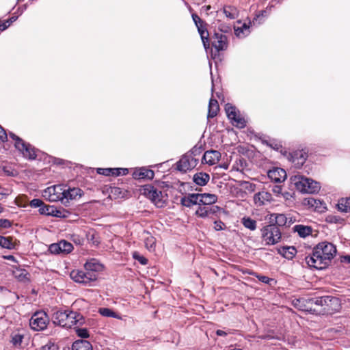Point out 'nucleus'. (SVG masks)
Returning a JSON list of instances; mask_svg holds the SVG:
<instances>
[{
  "instance_id": "nucleus-1",
  "label": "nucleus",
  "mask_w": 350,
  "mask_h": 350,
  "mask_svg": "<svg viewBox=\"0 0 350 350\" xmlns=\"http://www.w3.org/2000/svg\"><path fill=\"white\" fill-rule=\"evenodd\" d=\"M336 254L334 245L329 242L319 243L313 250L312 255L306 257L308 266L317 269L325 268Z\"/></svg>"
},
{
  "instance_id": "nucleus-2",
  "label": "nucleus",
  "mask_w": 350,
  "mask_h": 350,
  "mask_svg": "<svg viewBox=\"0 0 350 350\" xmlns=\"http://www.w3.org/2000/svg\"><path fill=\"white\" fill-rule=\"evenodd\" d=\"M52 321L62 327L70 328L73 325H81L84 323V318L77 312L58 310L53 313Z\"/></svg>"
},
{
  "instance_id": "nucleus-3",
  "label": "nucleus",
  "mask_w": 350,
  "mask_h": 350,
  "mask_svg": "<svg viewBox=\"0 0 350 350\" xmlns=\"http://www.w3.org/2000/svg\"><path fill=\"white\" fill-rule=\"evenodd\" d=\"M291 180L295 185L296 189L303 193H316L321 188L318 182L300 174L292 176Z\"/></svg>"
},
{
  "instance_id": "nucleus-4",
  "label": "nucleus",
  "mask_w": 350,
  "mask_h": 350,
  "mask_svg": "<svg viewBox=\"0 0 350 350\" xmlns=\"http://www.w3.org/2000/svg\"><path fill=\"white\" fill-rule=\"evenodd\" d=\"M261 237L267 245H275L281 239V232L276 225L271 224L261 229Z\"/></svg>"
},
{
  "instance_id": "nucleus-5",
  "label": "nucleus",
  "mask_w": 350,
  "mask_h": 350,
  "mask_svg": "<svg viewBox=\"0 0 350 350\" xmlns=\"http://www.w3.org/2000/svg\"><path fill=\"white\" fill-rule=\"evenodd\" d=\"M142 191V194L150 199L157 207H163L165 204V200L162 192L154 187L147 185L143 187Z\"/></svg>"
},
{
  "instance_id": "nucleus-6",
  "label": "nucleus",
  "mask_w": 350,
  "mask_h": 350,
  "mask_svg": "<svg viewBox=\"0 0 350 350\" xmlns=\"http://www.w3.org/2000/svg\"><path fill=\"white\" fill-rule=\"evenodd\" d=\"M42 196L50 202L60 201L64 204V186L58 185L49 187L42 191Z\"/></svg>"
},
{
  "instance_id": "nucleus-7",
  "label": "nucleus",
  "mask_w": 350,
  "mask_h": 350,
  "mask_svg": "<svg viewBox=\"0 0 350 350\" xmlns=\"http://www.w3.org/2000/svg\"><path fill=\"white\" fill-rule=\"evenodd\" d=\"M10 136L15 141L14 146L23 155L29 159H34L36 157L34 148L29 144H26L21 138L17 137L12 133H10Z\"/></svg>"
},
{
  "instance_id": "nucleus-8",
  "label": "nucleus",
  "mask_w": 350,
  "mask_h": 350,
  "mask_svg": "<svg viewBox=\"0 0 350 350\" xmlns=\"http://www.w3.org/2000/svg\"><path fill=\"white\" fill-rule=\"evenodd\" d=\"M225 111L232 125L241 129L246 126V120L234 106L227 103L225 106Z\"/></svg>"
},
{
  "instance_id": "nucleus-9",
  "label": "nucleus",
  "mask_w": 350,
  "mask_h": 350,
  "mask_svg": "<svg viewBox=\"0 0 350 350\" xmlns=\"http://www.w3.org/2000/svg\"><path fill=\"white\" fill-rule=\"evenodd\" d=\"M49 322V319L46 312L39 311L35 312L29 320L31 328L35 331L44 329Z\"/></svg>"
},
{
  "instance_id": "nucleus-10",
  "label": "nucleus",
  "mask_w": 350,
  "mask_h": 350,
  "mask_svg": "<svg viewBox=\"0 0 350 350\" xmlns=\"http://www.w3.org/2000/svg\"><path fill=\"white\" fill-rule=\"evenodd\" d=\"M70 278L76 282L88 284L96 280L97 275L94 272H87L85 269L73 270L70 272Z\"/></svg>"
},
{
  "instance_id": "nucleus-11",
  "label": "nucleus",
  "mask_w": 350,
  "mask_h": 350,
  "mask_svg": "<svg viewBox=\"0 0 350 350\" xmlns=\"http://www.w3.org/2000/svg\"><path fill=\"white\" fill-rule=\"evenodd\" d=\"M198 163V159L194 158L191 154H185L177 163V169L179 171L186 172L194 168Z\"/></svg>"
},
{
  "instance_id": "nucleus-12",
  "label": "nucleus",
  "mask_w": 350,
  "mask_h": 350,
  "mask_svg": "<svg viewBox=\"0 0 350 350\" xmlns=\"http://www.w3.org/2000/svg\"><path fill=\"white\" fill-rule=\"evenodd\" d=\"M73 250L72 243L62 240L57 243H53L49 246V251L51 254H68Z\"/></svg>"
},
{
  "instance_id": "nucleus-13",
  "label": "nucleus",
  "mask_w": 350,
  "mask_h": 350,
  "mask_svg": "<svg viewBox=\"0 0 350 350\" xmlns=\"http://www.w3.org/2000/svg\"><path fill=\"white\" fill-rule=\"evenodd\" d=\"M211 42L217 51L226 50L228 47L227 36L221 32H215Z\"/></svg>"
},
{
  "instance_id": "nucleus-14",
  "label": "nucleus",
  "mask_w": 350,
  "mask_h": 350,
  "mask_svg": "<svg viewBox=\"0 0 350 350\" xmlns=\"http://www.w3.org/2000/svg\"><path fill=\"white\" fill-rule=\"evenodd\" d=\"M269 178L274 183H282L286 178V172L280 167H273L267 172Z\"/></svg>"
},
{
  "instance_id": "nucleus-15",
  "label": "nucleus",
  "mask_w": 350,
  "mask_h": 350,
  "mask_svg": "<svg viewBox=\"0 0 350 350\" xmlns=\"http://www.w3.org/2000/svg\"><path fill=\"white\" fill-rule=\"evenodd\" d=\"M221 157V154L217 150L206 151L203 155L202 162L203 163L213 165L217 163Z\"/></svg>"
},
{
  "instance_id": "nucleus-16",
  "label": "nucleus",
  "mask_w": 350,
  "mask_h": 350,
  "mask_svg": "<svg viewBox=\"0 0 350 350\" xmlns=\"http://www.w3.org/2000/svg\"><path fill=\"white\" fill-rule=\"evenodd\" d=\"M272 200V196L267 191H260L254 196V202L256 206H261L270 202Z\"/></svg>"
},
{
  "instance_id": "nucleus-17",
  "label": "nucleus",
  "mask_w": 350,
  "mask_h": 350,
  "mask_svg": "<svg viewBox=\"0 0 350 350\" xmlns=\"http://www.w3.org/2000/svg\"><path fill=\"white\" fill-rule=\"evenodd\" d=\"M64 193L65 197H64V204H66L69 202L70 200H76L78 198H80L82 196V191L79 188L73 187L66 189V186H64Z\"/></svg>"
},
{
  "instance_id": "nucleus-18",
  "label": "nucleus",
  "mask_w": 350,
  "mask_h": 350,
  "mask_svg": "<svg viewBox=\"0 0 350 350\" xmlns=\"http://www.w3.org/2000/svg\"><path fill=\"white\" fill-rule=\"evenodd\" d=\"M154 171L145 168L141 167L136 169L133 173V177L135 179H148L151 180L154 178Z\"/></svg>"
},
{
  "instance_id": "nucleus-19",
  "label": "nucleus",
  "mask_w": 350,
  "mask_h": 350,
  "mask_svg": "<svg viewBox=\"0 0 350 350\" xmlns=\"http://www.w3.org/2000/svg\"><path fill=\"white\" fill-rule=\"evenodd\" d=\"M84 268L87 272H94L97 275V272L103 269L102 265L96 259H91L88 260Z\"/></svg>"
},
{
  "instance_id": "nucleus-20",
  "label": "nucleus",
  "mask_w": 350,
  "mask_h": 350,
  "mask_svg": "<svg viewBox=\"0 0 350 350\" xmlns=\"http://www.w3.org/2000/svg\"><path fill=\"white\" fill-rule=\"evenodd\" d=\"M199 196V193H190L181 199V204L187 207L200 204Z\"/></svg>"
},
{
  "instance_id": "nucleus-21",
  "label": "nucleus",
  "mask_w": 350,
  "mask_h": 350,
  "mask_svg": "<svg viewBox=\"0 0 350 350\" xmlns=\"http://www.w3.org/2000/svg\"><path fill=\"white\" fill-rule=\"evenodd\" d=\"M210 176L205 172H198L193 175V182L200 186L206 185L209 181Z\"/></svg>"
},
{
  "instance_id": "nucleus-22",
  "label": "nucleus",
  "mask_w": 350,
  "mask_h": 350,
  "mask_svg": "<svg viewBox=\"0 0 350 350\" xmlns=\"http://www.w3.org/2000/svg\"><path fill=\"white\" fill-rule=\"evenodd\" d=\"M307 154L302 150L297 151L293 156V163L297 167H300L306 161Z\"/></svg>"
},
{
  "instance_id": "nucleus-23",
  "label": "nucleus",
  "mask_w": 350,
  "mask_h": 350,
  "mask_svg": "<svg viewBox=\"0 0 350 350\" xmlns=\"http://www.w3.org/2000/svg\"><path fill=\"white\" fill-rule=\"evenodd\" d=\"M273 5L267 6L265 10L258 12L253 18L252 23L260 25L262 23V18H267L271 13Z\"/></svg>"
},
{
  "instance_id": "nucleus-24",
  "label": "nucleus",
  "mask_w": 350,
  "mask_h": 350,
  "mask_svg": "<svg viewBox=\"0 0 350 350\" xmlns=\"http://www.w3.org/2000/svg\"><path fill=\"white\" fill-rule=\"evenodd\" d=\"M219 110V104L217 100L211 98L208 104L207 118H213L217 115Z\"/></svg>"
},
{
  "instance_id": "nucleus-25",
  "label": "nucleus",
  "mask_w": 350,
  "mask_h": 350,
  "mask_svg": "<svg viewBox=\"0 0 350 350\" xmlns=\"http://www.w3.org/2000/svg\"><path fill=\"white\" fill-rule=\"evenodd\" d=\"M329 297V299L330 301L326 300L327 301L325 304V308H324L327 311H337L340 308V301L338 298L332 297V296H327Z\"/></svg>"
},
{
  "instance_id": "nucleus-26",
  "label": "nucleus",
  "mask_w": 350,
  "mask_h": 350,
  "mask_svg": "<svg viewBox=\"0 0 350 350\" xmlns=\"http://www.w3.org/2000/svg\"><path fill=\"white\" fill-rule=\"evenodd\" d=\"M200 204H212L217 202V196L211 193H199Z\"/></svg>"
},
{
  "instance_id": "nucleus-27",
  "label": "nucleus",
  "mask_w": 350,
  "mask_h": 350,
  "mask_svg": "<svg viewBox=\"0 0 350 350\" xmlns=\"http://www.w3.org/2000/svg\"><path fill=\"white\" fill-rule=\"evenodd\" d=\"M198 30V32L200 35L202 41L203 42V45L205 49H207L209 47V40H208V32L206 30V28L205 27L204 23L202 24L199 25L198 26H196Z\"/></svg>"
},
{
  "instance_id": "nucleus-28",
  "label": "nucleus",
  "mask_w": 350,
  "mask_h": 350,
  "mask_svg": "<svg viewBox=\"0 0 350 350\" xmlns=\"http://www.w3.org/2000/svg\"><path fill=\"white\" fill-rule=\"evenodd\" d=\"M72 350H92V345L90 342L84 340H76L72 346Z\"/></svg>"
},
{
  "instance_id": "nucleus-29",
  "label": "nucleus",
  "mask_w": 350,
  "mask_h": 350,
  "mask_svg": "<svg viewBox=\"0 0 350 350\" xmlns=\"http://www.w3.org/2000/svg\"><path fill=\"white\" fill-rule=\"evenodd\" d=\"M218 208V206H213L212 208H208L206 206H199L198 208L196 211V215L200 217H206L211 213H215V209Z\"/></svg>"
},
{
  "instance_id": "nucleus-30",
  "label": "nucleus",
  "mask_w": 350,
  "mask_h": 350,
  "mask_svg": "<svg viewBox=\"0 0 350 350\" xmlns=\"http://www.w3.org/2000/svg\"><path fill=\"white\" fill-rule=\"evenodd\" d=\"M279 252L285 258L291 260L295 256L297 250L294 247H283L279 250Z\"/></svg>"
},
{
  "instance_id": "nucleus-31",
  "label": "nucleus",
  "mask_w": 350,
  "mask_h": 350,
  "mask_svg": "<svg viewBox=\"0 0 350 350\" xmlns=\"http://www.w3.org/2000/svg\"><path fill=\"white\" fill-rule=\"evenodd\" d=\"M241 224L244 226L245 228L250 230H255L257 227L256 221L250 218V217H243L241 221Z\"/></svg>"
},
{
  "instance_id": "nucleus-32",
  "label": "nucleus",
  "mask_w": 350,
  "mask_h": 350,
  "mask_svg": "<svg viewBox=\"0 0 350 350\" xmlns=\"http://www.w3.org/2000/svg\"><path fill=\"white\" fill-rule=\"evenodd\" d=\"M224 14L230 19H235L239 16L237 9L233 6H226L224 8Z\"/></svg>"
},
{
  "instance_id": "nucleus-33",
  "label": "nucleus",
  "mask_w": 350,
  "mask_h": 350,
  "mask_svg": "<svg viewBox=\"0 0 350 350\" xmlns=\"http://www.w3.org/2000/svg\"><path fill=\"white\" fill-rule=\"evenodd\" d=\"M338 208L341 212L347 213L350 211V198H341L337 204Z\"/></svg>"
},
{
  "instance_id": "nucleus-34",
  "label": "nucleus",
  "mask_w": 350,
  "mask_h": 350,
  "mask_svg": "<svg viewBox=\"0 0 350 350\" xmlns=\"http://www.w3.org/2000/svg\"><path fill=\"white\" fill-rule=\"evenodd\" d=\"M97 173L104 176H119L121 174L120 170L115 168H98Z\"/></svg>"
},
{
  "instance_id": "nucleus-35",
  "label": "nucleus",
  "mask_w": 350,
  "mask_h": 350,
  "mask_svg": "<svg viewBox=\"0 0 350 350\" xmlns=\"http://www.w3.org/2000/svg\"><path fill=\"white\" fill-rule=\"evenodd\" d=\"M98 312L102 316L105 317H113L117 319H122L119 314L107 308H101L99 309Z\"/></svg>"
},
{
  "instance_id": "nucleus-36",
  "label": "nucleus",
  "mask_w": 350,
  "mask_h": 350,
  "mask_svg": "<svg viewBox=\"0 0 350 350\" xmlns=\"http://www.w3.org/2000/svg\"><path fill=\"white\" fill-rule=\"evenodd\" d=\"M295 230L297 232L300 237H305L311 233V228L308 226H304L302 225H296Z\"/></svg>"
},
{
  "instance_id": "nucleus-37",
  "label": "nucleus",
  "mask_w": 350,
  "mask_h": 350,
  "mask_svg": "<svg viewBox=\"0 0 350 350\" xmlns=\"http://www.w3.org/2000/svg\"><path fill=\"white\" fill-rule=\"evenodd\" d=\"M24 334L19 331L14 332L11 335V342L14 346H19L21 345L22 340L23 339Z\"/></svg>"
},
{
  "instance_id": "nucleus-38",
  "label": "nucleus",
  "mask_w": 350,
  "mask_h": 350,
  "mask_svg": "<svg viewBox=\"0 0 350 350\" xmlns=\"http://www.w3.org/2000/svg\"><path fill=\"white\" fill-rule=\"evenodd\" d=\"M0 246L5 249H13L14 245L12 241L11 237H5L0 236Z\"/></svg>"
},
{
  "instance_id": "nucleus-39",
  "label": "nucleus",
  "mask_w": 350,
  "mask_h": 350,
  "mask_svg": "<svg viewBox=\"0 0 350 350\" xmlns=\"http://www.w3.org/2000/svg\"><path fill=\"white\" fill-rule=\"evenodd\" d=\"M144 243L146 247L148 250H154L155 245V239L152 236L150 235L148 233H146V237H145L144 238Z\"/></svg>"
},
{
  "instance_id": "nucleus-40",
  "label": "nucleus",
  "mask_w": 350,
  "mask_h": 350,
  "mask_svg": "<svg viewBox=\"0 0 350 350\" xmlns=\"http://www.w3.org/2000/svg\"><path fill=\"white\" fill-rule=\"evenodd\" d=\"M276 226H284L287 223V217L284 214H274Z\"/></svg>"
},
{
  "instance_id": "nucleus-41",
  "label": "nucleus",
  "mask_w": 350,
  "mask_h": 350,
  "mask_svg": "<svg viewBox=\"0 0 350 350\" xmlns=\"http://www.w3.org/2000/svg\"><path fill=\"white\" fill-rule=\"evenodd\" d=\"M235 34L238 37H244L249 33V27L243 24L241 27H237L234 29Z\"/></svg>"
},
{
  "instance_id": "nucleus-42",
  "label": "nucleus",
  "mask_w": 350,
  "mask_h": 350,
  "mask_svg": "<svg viewBox=\"0 0 350 350\" xmlns=\"http://www.w3.org/2000/svg\"><path fill=\"white\" fill-rule=\"evenodd\" d=\"M326 300L330 301L329 297L326 296L312 299L310 301L312 304H314L317 306H323L325 308V304L327 302Z\"/></svg>"
},
{
  "instance_id": "nucleus-43",
  "label": "nucleus",
  "mask_w": 350,
  "mask_h": 350,
  "mask_svg": "<svg viewBox=\"0 0 350 350\" xmlns=\"http://www.w3.org/2000/svg\"><path fill=\"white\" fill-rule=\"evenodd\" d=\"M59 347L55 340H50L41 347V350H58Z\"/></svg>"
},
{
  "instance_id": "nucleus-44",
  "label": "nucleus",
  "mask_w": 350,
  "mask_h": 350,
  "mask_svg": "<svg viewBox=\"0 0 350 350\" xmlns=\"http://www.w3.org/2000/svg\"><path fill=\"white\" fill-rule=\"evenodd\" d=\"M53 210H55L54 206L43 205L42 207H40L39 211L41 214L51 215L54 213Z\"/></svg>"
},
{
  "instance_id": "nucleus-45",
  "label": "nucleus",
  "mask_w": 350,
  "mask_h": 350,
  "mask_svg": "<svg viewBox=\"0 0 350 350\" xmlns=\"http://www.w3.org/2000/svg\"><path fill=\"white\" fill-rule=\"evenodd\" d=\"M77 335L82 338H87L89 337V333L86 328H80L78 326L75 327Z\"/></svg>"
},
{
  "instance_id": "nucleus-46",
  "label": "nucleus",
  "mask_w": 350,
  "mask_h": 350,
  "mask_svg": "<svg viewBox=\"0 0 350 350\" xmlns=\"http://www.w3.org/2000/svg\"><path fill=\"white\" fill-rule=\"evenodd\" d=\"M18 18L17 16H13L8 20L5 21L3 23L0 24V30H5L13 22L16 21Z\"/></svg>"
},
{
  "instance_id": "nucleus-47",
  "label": "nucleus",
  "mask_w": 350,
  "mask_h": 350,
  "mask_svg": "<svg viewBox=\"0 0 350 350\" xmlns=\"http://www.w3.org/2000/svg\"><path fill=\"white\" fill-rule=\"evenodd\" d=\"M133 257L143 265H146L148 263V260L145 257L141 256L137 252H134L133 253Z\"/></svg>"
},
{
  "instance_id": "nucleus-48",
  "label": "nucleus",
  "mask_w": 350,
  "mask_h": 350,
  "mask_svg": "<svg viewBox=\"0 0 350 350\" xmlns=\"http://www.w3.org/2000/svg\"><path fill=\"white\" fill-rule=\"evenodd\" d=\"M53 213L51 216L57 217H64L66 215L64 213V210L62 208H57L55 206V210H53Z\"/></svg>"
},
{
  "instance_id": "nucleus-49",
  "label": "nucleus",
  "mask_w": 350,
  "mask_h": 350,
  "mask_svg": "<svg viewBox=\"0 0 350 350\" xmlns=\"http://www.w3.org/2000/svg\"><path fill=\"white\" fill-rule=\"evenodd\" d=\"M12 222L9 219H0V228H8L11 227Z\"/></svg>"
},
{
  "instance_id": "nucleus-50",
  "label": "nucleus",
  "mask_w": 350,
  "mask_h": 350,
  "mask_svg": "<svg viewBox=\"0 0 350 350\" xmlns=\"http://www.w3.org/2000/svg\"><path fill=\"white\" fill-rule=\"evenodd\" d=\"M44 205L43 202L40 199H33L30 202V206L31 207H42Z\"/></svg>"
},
{
  "instance_id": "nucleus-51",
  "label": "nucleus",
  "mask_w": 350,
  "mask_h": 350,
  "mask_svg": "<svg viewBox=\"0 0 350 350\" xmlns=\"http://www.w3.org/2000/svg\"><path fill=\"white\" fill-rule=\"evenodd\" d=\"M14 274L16 278L23 280L26 276V271L25 270H17V271H14Z\"/></svg>"
},
{
  "instance_id": "nucleus-52",
  "label": "nucleus",
  "mask_w": 350,
  "mask_h": 350,
  "mask_svg": "<svg viewBox=\"0 0 350 350\" xmlns=\"http://www.w3.org/2000/svg\"><path fill=\"white\" fill-rule=\"evenodd\" d=\"M191 16L196 26L203 23V21L196 14H192Z\"/></svg>"
},
{
  "instance_id": "nucleus-53",
  "label": "nucleus",
  "mask_w": 350,
  "mask_h": 350,
  "mask_svg": "<svg viewBox=\"0 0 350 350\" xmlns=\"http://www.w3.org/2000/svg\"><path fill=\"white\" fill-rule=\"evenodd\" d=\"M8 138L7 134L4 129L0 126V142H5Z\"/></svg>"
},
{
  "instance_id": "nucleus-54",
  "label": "nucleus",
  "mask_w": 350,
  "mask_h": 350,
  "mask_svg": "<svg viewBox=\"0 0 350 350\" xmlns=\"http://www.w3.org/2000/svg\"><path fill=\"white\" fill-rule=\"evenodd\" d=\"M224 224L221 221H215L214 222V228L215 230H223Z\"/></svg>"
},
{
  "instance_id": "nucleus-55",
  "label": "nucleus",
  "mask_w": 350,
  "mask_h": 350,
  "mask_svg": "<svg viewBox=\"0 0 350 350\" xmlns=\"http://www.w3.org/2000/svg\"><path fill=\"white\" fill-rule=\"evenodd\" d=\"M211 9V5H204L200 9V13L204 14L206 15H208L209 14L208 12Z\"/></svg>"
},
{
  "instance_id": "nucleus-56",
  "label": "nucleus",
  "mask_w": 350,
  "mask_h": 350,
  "mask_svg": "<svg viewBox=\"0 0 350 350\" xmlns=\"http://www.w3.org/2000/svg\"><path fill=\"white\" fill-rule=\"evenodd\" d=\"M258 279L265 284H268L270 281V278L265 275H257Z\"/></svg>"
},
{
  "instance_id": "nucleus-57",
  "label": "nucleus",
  "mask_w": 350,
  "mask_h": 350,
  "mask_svg": "<svg viewBox=\"0 0 350 350\" xmlns=\"http://www.w3.org/2000/svg\"><path fill=\"white\" fill-rule=\"evenodd\" d=\"M2 258L3 259H6V260H11L12 262H17L16 259L12 255H3V256H2Z\"/></svg>"
},
{
  "instance_id": "nucleus-58",
  "label": "nucleus",
  "mask_w": 350,
  "mask_h": 350,
  "mask_svg": "<svg viewBox=\"0 0 350 350\" xmlns=\"http://www.w3.org/2000/svg\"><path fill=\"white\" fill-rule=\"evenodd\" d=\"M201 152V150H200V148H197V147H194L192 148V150H191V154H193V156H196L197 154H199Z\"/></svg>"
},
{
  "instance_id": "nucleus-59",
  "label": "nucleus",
  "mask_w": 350,
  "mask_h": 350,
  "mask_svg": "<svg viewBox=\"0 0 350 350\" xmlns=\"http://www.w3.org/2000/svg\"><path fill=\"white\" fill-rule=\"evenodd\" d=\"M27 5L25 4L18 8L17 12L19 14H22L23 13V12L27 9Z\"/></svg>"
},
{
  "instance_id": "nucleus-60",
  "label": "nucleus",
  "mask_w": 350,
  "mask_h": 350,
  "mask_svg": "<svg viewBox=\"0 0 350 350\" xmlns=\"http://www.w3.org/2000/svg\"><path fill=\"white\" fill-rule=\"evenodd\" d=\"M273 192L276 193V194H280L281 193V191H282V187L281 186H275L273 189H272Z\"/></svg>"
},
{
  "instance_id": "nucleus-61",
  "label": "nucleus",
  "mask_w": 350,
  "mask_h": 350,
  "mask_svg": "<svg viewBox=\"0 0 350 350\" xmlns=\"http://www.w3.org/2000/svg\"><path fill=\"white\" fill-rule=\"evenodd\" d=\"M246 184V187L245 188L248 190H250L251 191H254V189H255V185L252 184V183H245Z\"/></svg>"
},
{
  "instance_id": "nucleus-62",
  "label": "nucleus",
  "mask_w": 350,
  "mask_h": 350,
  "mask_svg": "<svg viewBox=\"0 0 350 350\" xmlns=\"http://www.w3.org/2000/svg\"><path fill=\"white\" fill-rule=\"evenodd\" d=\"M216 334L217 336H225L227 335V333L225 331L221 330V329L217 330Z\"/></svg>"
},
{
  "instance_id": "nucleus-63",
  "label": "nucleus",
  "mask_w": 350,
  "mask_h": 350,
  "mask_svg": "<svg viewBox=\"0 0 350 350\" xmlns=\"http://www.w3.org/2000/svg\"><path fill=\"white\" fill-rule=\"evenodd\" d=\"M308 203L310 206H314L317 204V200L314 198H309L308 200Z\"/></svg>"
},
{
  "instance_id": "nucleus-64",
  "label": "nucleus",
  "mask_w": 350,
  "mask_h": 350,
  "mask_svg": "<svg viewBox=\"0 0 350 350\" xmlns=\"http://www.w3.org/2000/svg\"><path fill=\"white\" fill-rule=\"evenodd\" d=\"M116 169L120 170V172H121L120 175H126L129 172V170L127 168H116Z\"/></svg>"
}]
</instances>
